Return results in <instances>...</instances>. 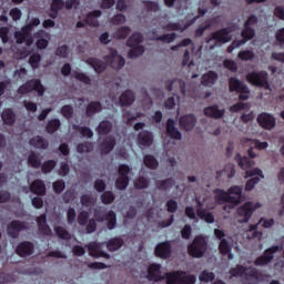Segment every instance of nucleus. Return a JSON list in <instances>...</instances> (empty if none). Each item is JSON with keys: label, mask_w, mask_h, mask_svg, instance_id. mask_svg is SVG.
Here are the masks:
<instances>
[{"label": "nucleus", "mask_w": 284, "mask_h": 284, "mask_svg": "<svg viewBox=\"0 0 284 284\" xmlns=\"http://www.w3.org/2000/svg\"><path fill=\"white\" fill-rule=\"evenodd\" d=\"M23 230H28V226L26 222L20 220H13L7 225V234L10 239H19V234H21Z\"/></svg>", "instance_id": "f8f14e48"}, {"label": "nucleus", "mask_w": 284, "mask_h": 284, "mask_svg": "<svg viewBox=\"0 0 284 284\" xmlns=\"http://www.w3.org/2000/svg\"><path fill=\"white\" fill-rule=\"evenodd\" d=\"M28 37H30V31L26 29V27L22 28V31H18L14 33V38L18 44L26 43Z\"/></svg>", "instance_id": "603ef678"}, {"label": "nucleus", "mask_w": 284, "mask_h": 284, "mask_svg": "<svg viewBox=\"0 0 284 284\" xmlns=\"http://www.w3.org/2000/svg\"><path fill=\"white\" fill-rule=\"evenodd\" d=\"M148 278L149 281H154V283H159V281H163V275H161V264H151L148 267Z\"/></svg>", "instance_id": "5701e85b"}, {"label": "nucleus", "mask_w": 284, "mask_h": 284, "mask_svg": "<svg viewBox=\"0 0 284 284\" xmlns=\"http://www.w3.org/2000/svg\"><path fill=\"white\" fill-rule=\"evenodd\" d=\"M94 150V144L92 142H82L77 145V152L79 154H90Z\"/></svg>", "instance_id": "a18cd8bd"}, {"label": "nucleus", "mask_w": 284, "mask_h": 284, "mask_svg": "<svg viewBox=\"0 0 284 284\" xmlns=\"http://www.w3.org/2000/svg\"><path fill=\"white\" fill-rule=\"evenodd\" d=\"M246 143H251V145H253V148H255V150H266V148H268V143L267 142H260L258 140H252V139H246Z\"/></svg>", "instance_id": "680f3d73"}, {"label": "nucleus", "mask_w": 284, "mask_h": 284, "mask_svg": "<svg viewBox=\"0 0 284 284\" xmlns=\"http://www.w3.org/2000/svg\"><path fill=\"white\" fill-rule=\"evenodd\" d=\"M261 207V203L246 202L237 209V214L241 216V223H247L252 219V214Z\"/></svg>", "instance_id": "0eeeda50"}, {"label": "nucleus", "mask_w": 284, "mask_h": 284, "mask_svg": "<svg viewBox=\"0 0 284 284\" xmlns=\"http://www.w3.org/2000/svg\"><path fill=\"white\" fill-rule=\"evenodd\" d=\"M138 143L139 145H143V148H150L152 143H154V134L150 131H142L138 134Z\"/></svg>", "instance_id": "bb28decb"}, {"label": "nucleus", "mask_w": 284, "mask_h": 284, "mask_svg": "<svg viewBox=\"0 0 284 284\" xmlns=\"http://www.w3.org/2000/svg\"><path fill=\"white\" fill-rule=\"evenodd\" d=\"M214 278H215L214 273L210 271H203L199 276V280L201 281V283H212Z\"/></svg>", "instance_id": "4d7b16f0"}, {"label": "nucleus", "mask_w": 284, "mask_h": 284, "mask_svg": "<svg viewBox=\"0 0 284 284\" xmlns=\"http://www.w3.org/2000/svg\"><path fill=\"white\" fill-rule=\"evenodd\" d=\"M60 112L64 119H72L74 115V108H72L70 104H65L61 108Z\"/></svg>", "instance_id": "13d9d810"}, {"label": "nucleus", "mask_w": 284, "mask_h": 284, "mask_svg": "<svg viewBox=\"0 0 284 284\" xmlns=\"http://www.w3.org/2000/svg\"><path fill=\"white\" fill-rule=\"evenodd\" d=\"M103 110V104L99 101H91L85 108V115L88 118L94 116V114H99Z\"/></svg>", "instance_id": "7c9ffc66"}, {"label": "nucleus", "mask_w": 284, "mask_h": 284, "mask_svg": "<svg viewBox=\"0 0 284 284\" xmlns=\"http://www.w3.org/2000/svg\"><path fill=\"white\" fill-rule=\"evenodd\" d=\"M39 63H41V54L39 53H33L29 58V64L33 70H37L39 68Z\"/></svg>", "instance_id": "0e129e2a"}, {"label": "nucleus", "mask_w": 284, "mask_h": 284, "mask_svg": "<svg viewBox=\"0 0 284 284\" xmlns=\"http://www.w3.org/2000/svg\"><path fill=\"white\" fill-rule=\"evenodd\" d=\"M134 101H135V98H134V92H132V90H125L120 95V105H122V108L125 105H132Z\"/></svg>", "instance_id": "c9c22d12"}, {"label": "nucleus", "mask_w": 284, "mask_h": 284, "mask_svg": "<svg viewBox=\"0 0 284 284\" xmlns=\"http://www.w3.org/2000/svg\"><path fill=\"white\" fill-rule=\"evenodd\" d=\"M116 145V139L114 136L109 135L102 140V142L99 144V151L101 154H110L112 150H114Z\"/></svg>", "instance_id": "aec40b11"}, {"label": "nucleus", "mask_w": 284, "mask_h": 284, "mask_svg": "<svg viewBox=\"0 0 284 284\" xmlns=\"http://www.w3.org/2000/svg\"><path fill=\"white\" fill-rule=\"evenodd\" d=\"M72 78L77 79V81H80L81 83H84V85H91L92 84V79L88 77V74L79 71H73L72 72Z\"/></svg>", "instance_id": "49530a36"}, {"label": "nucleus", "mask_w": 284, "mask_h": 284, "mask_svg": "<svg viewBox=\"0 0 284 284\" xmlns=\"http://www.w3.org/2000/svg\"><path fill=\"white\" fill-rule=\"evenodd\" d=\"M236 161L241 168V170H246V179H250L252 176H261V179H265V175H263V171L258 168H255L253 170H250L254 165V161L250 160L247 156H241V154H236Z\"/></svg>", "instance_id": "20e7f679"}, {"label": "nucleus", "mask_w": 284, "mask_h": 284, "mask_svg": "<svg viewBox=\"0 0 284 284\" xmlns=\"http://www.w3.org/2000/svg\"><path fill=\"white\" fill-rule=\"evenodd\" d=\"M27 161L28 165H30V168H34V170H39V168H41V158H39V154H37L34 151L28 155Z\"/></svg>", "instance_id": "a19ab883"}, {"label": "nucleus", "mask_w": 284, "mask_h": 284, "mask_svg": "<svg viewBox=\"0 0 284 284\" xmlns=\"http://www.w3.org/2000/svg\"><path fill=\"white\" fill-rule=\"evenodd\" d=\"M103 12L101 10H93L87 13L84 23L90 26V28H99V17H101Z\"/></svg>", "instance_id": "a878e982"}, {"label": "nucleus", "mask_w": 284, "mask_h": 284, "mask_svg": "<svg viewBox=\"0 0 284 284\" xmlns=\"http://www.w3.org/2000/svg\"><path fill=\"white\" fill-rule=\"evenodd\" d=\"M229 273L231 276H250V278H256L258 276V272L256 268L250 266L245 267L241 264H237L235 267L230 268Z\"/></svg>", "instance_id": "9d476101"}, {"label": "nucleus", "mask_w": 284, "mask_h": 284, "mask_svg": "<svg viewBox=\"0 0 284 284\" xmlns=\"http://www.w3.org/2000/svg\"><path fill=\"white\" fill-rule=\"evenodd\" d=\"M232 32V27L222 28L211 33V38L206 41V43H210V41H216V43H230V41H232V37L230 36Z\"/></svg>", "instance_id": "1a4fd4ad"}, {"label": "nucleus", "mask_w": 284, "mask_h": 284, "mask_svg": "<svg viewBox=\"0 0 284 284\" xmlns=\"http://www.w3.org/2000/svg\"><path fill=\"white\" fill-rule=\"evenodd\" d=\"M174 85H175V88L179 87V90H180L182 97H185V94L187 93V91H186L187 84H185L183 79L169 80L166 82V90L169 92H172V90H174Z\"/></svg>", "instance_id": "393cba45"}, {"label": "nucleus", "mask_w": 284, "mask_h": 284, "mask_svg": "<svg viewBox=\"0 0 284 284\" xmlns=\"http://www.w3.org/2000/svg\"><path fill=\"white\" fill-rule=\"evenodd\" d=\"M16 254L20 256V258L32 256L34 254V243L30 241L20 242L16 247Z\"/></svg>", "instance_id": "4468645a"}, {"label": "nucleus", "mask_w": 284, "mask_h": 284, "mask_svg": "<svg viewBox=\"0 0 284 284\" xmlns=\"http://www.w3.org/2000/svg\"><path fill=\"white\" fill-rule=\"evenodd\" d=\"M143 163L149 170H156L159 168V160L151 154L144 155Z\"/></svg>", "instance_id": "37998d69"}, {"label": "nucleus", "mask_w": 284, "mask_h": 284, "mask_svg": "<svg viewBox=\"0 0 284 284\" xmlns=\"http://www.w3.org/2000/svg\"><path fill=\"white\" fill-rule=\"evenodd\" d=\"M176 39V33H164L155 38V41H163V43H172Z\"/></svg>", "instance_id": "e2e57ef3"}, {"label": "nucleus", "mask_w": 284, "mask_h": 284, "mask_svg": "<svg viewBox=\"0 0 284 284\" xmlns=\"http://www.w3.org/2000/svg\"><path fill=\"white\" fill-rule=\"evenodd\" d=\"M278 250H280L278 245H274L270 248H266L264 251V254L258 256L254 261V265H256L257 267H261L263 265H268V263H272V261H274V254H276V252H278Z\"/></svg>", "instance_id": "9b49d317"}, {"label": "nucleus", "mask_w": 284, "mask_h": 284, "mask_svg": "<svg viewBox=\"0 0 284 284\" xmlns=\"http://www.w3.org/2000/svg\"><path fill=\"white\" fill-rule=\"evenodd\" d=\"M59 128H61V120L53 119L48 122V124L45 126V131L48 132V134H54V132H57V130H59Z\"/></svg>", "instance_id": "09e8293b"}, {"label": "nucleus", "mask_w": 284, "mask_h": 284, "mask_svg": "<svg viewBox=\"0 0 284 284\" xmlns=\"http://www.w3.org/2000/svg\"><path fill=\"white\" fill-rule=\"evenodd\" d=\"M104 61L109 63L110 68H113V70H121L125 65V58H123L121 54H119V51L116 49H110V54L104 57Z\"/></svg>", "instance_id": "6e6552de"}, {"label": "nucleus", "mask_w": 284, "mask_h": 284, "mask_svg": "<svg viewBox=\"0 0 284 284\" xmlns=\"http://www.w3.org/2000/svg\"><path fill=\"white\" fill-rule=\"evenodd\" d=\"M268 78L270 75L267 74V71H252L246 75V81L256 88H265V90H270Z\"/></svg>", "instance_id": "7ed1b4c3"}, {"label": "nucleus", "mask_w": 284, "mask_h": 284, "mask_svg": "<svg viewBox=\"0 0 284 284\" xmlns=\"http://www.w3.org/2000/svg\"><path fill=\"white\" fill-rule=\"evenodd\" d=\"M123 243V239L112 237L108 242H105V245L109 252H116V250H121Z\"/></svg>", "instance_id": "4c0bfd02"}, {"label": "nucleus", "mask_w": 284, "mask_h": 284, "mask_svg": "<svg viewBox=\"0 0 284 284\" xmlns=\"http://www.w3.org/2000/svg\"><path fill=\"white\" fill-rule=\"evenodd\" d=\"M101 203H103V205H112V203H114V200L116 199V196L114 195V193L112 191H104L101 196Z\"/></svg>", "instance_id": "de8ad7c7"}, {"label": "nucleus", "mask_w": 284, "mask_h": 284, "mask_svg": "<svg viewBox=\"0 0 284 284\" xmlns=\"http://www.w3.org/2000/svg\"><path fill=\"white\" fill-rule=\"evenodd\" d=\"M215 194V203L221 205V203H231V205H240L241 196H243V186L233 185L227 189V191L223 189H215L213 191Z\"/></svg>", "instance_id": "f257e3e1"}, {"label": "nucleus", "mask_w": 284, "mask_h": 284, "mask_svg": "<svg viewBox=\"0 0 284 284\" xmlns=\"http://www.w3.org/2000/svg\"><path fill=\"white\" fill-rule=\"evenodd\" d=\"M141 43H143V34L140 32H134L126 40L128 48H132L134 45H140Z\"/></svg>", "instance_id": "ea45409f"}, {"label": "nucleus", "mask_w": 284, "mask_h": 284, "mask_svg": "<svg viewBox=\"0 0 284 284\" xmlns=\"http://www.w3.org/2000/svg\"><path fill=\"white\" fill-rule=\"evenodd\" d=\"M99 223H103L106 221V227L108 230H114L116 227V213L114 211H109L104 219H98Z\"/></svg>", "instance_id": "72a5a7b5"}, {"label": "nucleus", "mask_w": 284, "mask_h": 284, "mask_svg": "<svg viewBox=\"0 0 284 284\" xmlns=\"http://www.w3.org/2000/svg\"><path fill=\"white\" fill-rule=\"evenodd\" d=\"M179 123L182 130H185V132H192L196 125V116H194V114L182 115Z\"/></svg>", "instance_id": "6ab92c4d"}, {"label": "nucleus", "mask_w": 284, "mask_h": 284, "mask_svg": "<svg viewBox=\"0 0 284 284\" xmlns=\"http://www.w3.org/2000/svg\"><path fill=\"white\" fill-rule=\"evenodd\" d=\"M191 236H192V226L190 224H185L181 230V237L184 239V241H189Z\"/></svg>", "instance_id": "774afa93"}, {"label": "nucleus", "mask_w": 284, "mask_h": 284, "mask_svg": "<svg viewBox=\"0 0 284 284\" xmlns=\"http://www.w3.org/2000/svg\"><path fill=\"white\" fill-rule=\"evenodd\" d=\"M65 8V2L63 0H52L49 17L51 19H57L59 12Z\"/></svg>", "instance_id": "cd10ccee"}, {"label": "nucleus", "mask_w": 284, "mask_h": 284, "mask_svg": "<svg viewBox=\"0 0 284 284\" xmlns=\"http://www.w3.org/2000/svg\"><path fill=\"white\" fill-rule=\"evenodd\" d=\"M32 91L38 92V97H43V94H45V87H43L41 80H28L24 84L19 87L18 94H29V92Z\"/></svg>", "instance_id": "39448f33"}, {"label": "nucleus", "mask_w": 284, "mask_h": 284, "mask_svg": "<svg viewBox=\"0 0 284 284\" xmlns=\"http://www.w3.org/2000/svg\"><path fill=\"white\" fill-rule=\"evenodd\" d=\"M30 190L32 194H37V196H44L45 182H43V180H34L30 185Z\"/></svg>", "instance_id": "c756f323"}, {"label": "nucleus", "mask_w": 284, "mask_h": 284, "mask_svg": "<svg viewBox=\"0 0 284 284\" xmlns=\"http://www.w3.org/2000/svg\"><path fill=\"white\" fill-rule=\"evenodd\" d=\"M57 168V161L54 160H48L44 161L43 164H41V170L43 174H50L52 170Z\"/></svg>", "instance_id": "6e6d98bb"}, {"label": "nucleus", "mask_w": 284, "mask_h": 284, "mask_svg": "<svg viewBox=\"0 0 284 284\" xmlns=\"http://www.w3.org/2000/svg\"><path fill=\"white\" fill-rule=\"evenodd\" d=\"M230 92H239V94H250V88L245 85L239 78L232 77L229 80Z\"/></svg>", "instance_id": "a211bd4d"}, {"label": "nucleus", "mask_w": 284, "mask_h": 284, "mask_svg": "<svg viewBox=\"0 0 284 284\" xmlns=\"http://www.w3.org/2000/svg\"><path fill=\"white\" fill-rule=\"evenodd\" d=\"M145 52V47L143 45H134L131 47V50L128 52L129 59H136V57H141Z\"/></svg>", "instance_id": "3c124183"}, {"label": "nucleus", "mask_w": 284, "mask_h": 284, "mask_svg": "<svg viewBox=\"0 0 284 284\" xmlns=\"http://www.w3.org/2000/svg\"><path fill=\"white\" fill-rule=\"evenodd\" d=\"M80 202H81V205H83V207H90L94 205V197L90 194H83L80 197Z\"/></svg>", "instance_id": "052dcab7"}, {"label": "nucleus", "mask_w": 284, "mask_h": 284, "mask_svg": "<svg viewBox=\"0 0 284 284\" xmlns=\"http://www.w3.org/2000/svg\"><path fill=\"white\" fill-rule=\"evenodd\" d=\"M216 81H219V73L215 71H209L202 75V85L206 88H212Z\"/></svg>", "instance_id": "c85d7f7f"}, {"label": "nucleus", "mask_w": 284, "mask_h": 284, "mask_svg": "<svg viewBox=\"0 0 284 284\" xmlns=\"http://www.w3.org/2000/svg\"><path fill=\"white\" fill-rule=\"evenodd\" d=\"M257 123L263 130H274L276 128V118L270 113L262 112L257 115Z\"/></svg>", "instance_id": "ddd939ff"}, {"label": "nucleus", "mask_w": 284, "mask_h": 284, "mask_svg": "<svg viewBox=\"0 0 284 284\" xmlns=\"http://www.w3.org/2000/svg\"><path fill=\"white\" fill-rule=\"evenodd\" d=\"M88 250L90 256H93L94 258H110V254L103 251V243L91 242L88 244Z\"/></svg>", "instance_id": "dca6fc26"}, {"label": "nucleus", "mask_w": 284, "mask_h": 284, "mask_svg": "<svg viewBox=\"0 0 284 284\" xmlns=\"http://www.w3.org/2000/svg\"><path fill=\"white\" fill-rule=\"evenodd\" d=\"M130 32H132L130 27H122L116 30L115 37L116 39H128V37H130Z\"/></svg>", "instance_id": "bf43d9fd"}, {"label": "nucleus", "mask_w": 284, "mask_h": 284, "mask_svg": "<svg viewBox=\"0 0 284 284\" xmlns=\"http://www.w3.org/2000/svg\"><path fill=\"white\" fill-rule=\"evenodd\" d=\"M187 252L193 258H203L207 252V241L202 235L194 237L193 242L187 246Z\"/></svg>", "instance_id": "f03ea898"}, {"label": "nucleus", "mask_w": 284, "mask_h": 284, "mask_svg": "<svg viewBox=\"0 0 284 284\" xmlns=\"http://www.w3.org/2000/svg\"><path fill=\"white\" fill-rule=\"evenodd\" d=\"M53 230L55 232V236H58V239H61L62 241H70V239H72L70 232H68V230H65V227L63 226H54Z\"/></svg>", "instance_id": "c03bdc74"}, {"label": "nucleus", "mask_w": 284, "mask_h": 284, "mask_svg": "<svg viewBox=\"0 0 284 284\" xmlns=\"http://www.w3.org/2000/svg\"><path fill=\"white\" fill-rule=\"evenodd\" d=\"M219 250H220V254H222V256H227L229 254V258H234V255H232V246L230 245V242H227V240L222 239L219 245Z\"/></svg>", "instance_id": "58836bf2"}, {"label": "nucleus", "mask_w": 284, "mask_h": 284, "mask_svg": "<svg viewBox=\"0 0 284 284\" xmlns=\"http://www.w3.org/2000/svg\"><path fill=\"white\" fill-rule=\"evenodd\" d=\"M1 119L4 125H13L17 123V114L12 109H4L2 111Z\"/></svg>", "instance_id": "2f4dec72"}, {"label": "nucleus", "mask_w": 284, "mask_h": 284, "mask_svg": "<svg viewBox=\"0 0 284 284\" xmlns=\"http://www.w3.org/2000/svg\"><path fill=\"white\" fill-rule=\"evenodd\" d=\"M29 144L32 148H36L37 150H48V148L50 146V143L48 142V140L43 139L40 135L32 138L29 141Z\"/></svg>", "instance_id": "473e14b6"}, {"label": "nucleus", "mask_w": 284, "mask_h": 284, "mask_svg": "<svg viewBox=\"0 0 284 284\" xmlns=\"http://www.w3.org/2000/svg\"><path fill=\"white\" fill-rule=\"evenodd\" d=\"M261 223H262V227H264L265 230H270V227H273L274 225V219L265 220L264 217H262L260 219L258 223L251 224L250 232H253L252 234L253 239H261V236H263V232L257 231Z\"/></svg>", "instance_id": "2eb2a0df"}, {"label": "nucleus", "mask_w": 284, "mask_h": 284, "mask_svg": "<svg viewBox=\"0 0 284 284\" xmlns=\"http://www.w3.org/2000/svg\"><path fill=\"white\" fill-rule=\"evenodd\" d=\"M158 258H170L172 256V244L170 241L160 242L154 250Z\"/></svg>", "instance_id": "f3484780"}, {"label": "nucleus", "mask_w": 284, "mask_h": 284, "mask_svg": "<svg viewBox=\"0 0 284 284\" xmlns=\"http://www.w3.org/2000/svg\"><path fill=\"white\" fill-rule=\"evenodd\" d=\"M130 185V176H121L115 180L116 190H126Z\"/></svg>", "instance_id": "864d4df0"}, {"label": "nucleus", "mask_w": 284, "mask_h": 284, "mask_svg": "<svg viewBox=\"0 0 284 284\" xmlns=\"http://www.w3.org/2000/svg\"><path fill=\"white\" fill-rule=\"evenodd\" d=\"M166 134L170 139H175V141L183 139V134L176 129V122L173 119L166 121Z\"/></svg>", "instance_id": "4be33fe9"}, {"label": "nucleus", "mask_w": 284, "mask_h": 284, "mask_svg": "<svg viewBox=\"0 0 284 284\" xmlns=\"http://www.w3.org/2000/svg\"><path fill=\"white\" fill-rule=\"evenodd\" d=\"M90 221V212L88 211H82L78 215V223L79 225H88V222Z\"/></svg>", "instance_id": "69168bd1"}, {"label": "nucleus", "mask_w": 284, "mask_h": 284, "mask_svg": "<svg viewBox=\"0 0 284 284\" xmlns=\"http://www.w3.org/2000/svg\"><path fill=\"white\" fill-rule=\"evenodd\" d=\"M156 187L160 190V192H168L171 187H174L176 185V181H174L173 178H169L165 180H158L155 182Z\"/></svg>", "instance_id": "f704fd0d"}, {"label": "nucleus", "mask_w": 284, "mask_h": 284, "mask_svg": "<svg viewBox=\"0 0 284 284\" xmlns=\"http://www.w3.org/2000/svg\"><path fill=\"white\" fill-rule=\"evenodd\" d=\"M85 63H88V65H90L94 72H97V74H102V72L108 70V63L99 60V58H89L87 59Z\"/></svg>", "instance_id": "b1692460"}, {"label": "nucleus", "mask_w": 284, "mask_h": 284, "mask_svg": "<svg viewBox=\"0 0 284 284\" xmlns=\"http://www.w3.org/2000/svg\"><path fill=\"white\" fill-rule=\"evenodd\" d=\"M241 37L243 38L242 40L245 41H252V39H254V37H256V30H254V28L252 27H247L244 24V29L241 32Z\"/></svg>", "instance_id": "79ce46f5"}, {"label": "nucleus", "mask_w": 284, "mask_h": 284, "mask_svg": "<svg viewBox=\"0 0 284 284\" xmlns=\"http://www.w3.org/2000/svg\"><path fill=\"white\" fill-rule=\"evenodd\" d=\"M196 283V276L185 275L183 271H176L170 273L166 276V284H194Z\"/></svg>", "instance_id": "423d86ee"}, {"label": "nucleus", "mask_w": 284, "mask_h": 284, "mask_svg": "<svg viewBox=\"0 0 284 284\" xmlns=\"http://www.w3.org/2000/svg\"><path fill=\"white\" fill-rule=\"evenodd\" d=\"M112 128H113L112 122H110L108 120H103L99 123V125L97 128V132L101 136H106V134H110L112 132Z\"/></svg>", "instance_id": "e433bc0d"}, {"label": "nucleus", "mask_w": 284, "mask_h": 284, "mask_svg": "<svg viewBox=\"0 0 284 284\" xmlns=\"http://www.w3.org/2000/svg\"><path fill=\"white\" fill-rule=\"evenodd\" d=\"M237 58L241 59V61H252L254 53L250 50L240 51Z\"/></svg>", "instance_id": "338daca9"}, {"label": "nucleus", "mask_w": 284, "mask_h": 284, "mask_svg": "<svg viewBox=\"0 0 284 284\" xmlns=\"http://www.w3.org/2000/svg\"><path fill=\"white\" fill-rule=\"evenodd\" d=\"M73 130L75 132H80V134H82V136L87 139H92V136H94V132H92L91 129L88 126H81L79 124H74Z\"/></svg>", "instance_id": "8fccbe9b"}, {"label": "nucleus", "mask_w": 284, "mask_h": 284, "mask_svg": "<svg viewBox=\"0 0 284 284\" xmlns=\"http://www.w3.org/2000/svg\"><path fill=\"white\" fill-rule=\"evenodd\" d=\"M135 190H148L150 187V180H148L145 176H140L134 182Z\"/></svg>", "instance_id": "5fc2aeb1"}, {"label": "nucleus", "mask_w": 284, "mask_h": 284, "mask_svg": "<svg viewBox=\"0 0 284 284\" xmlns=\"http://www.w3.org/2000/svg\"><path fill=\"white\" fill-rule=\"evenodd\" d=\"M204 116L209 119H223L225 116V109H219V105L213 104L204 108Z\"/></svg>", "instance_id": "412c9836"}]
</instances>
